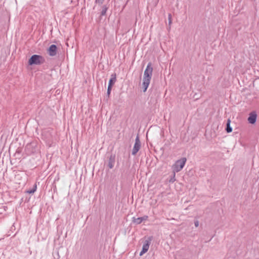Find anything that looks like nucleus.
<instances>
[{
	"label": "nucleus",
	"mask_w": 259,
	"mask_h": 259,
	"mask_svg": "<svg viewBox=\"0 0 259 259\" xmlns=\"http://www.w3.org/2000/svg\"><path fill=\"white\" fill-rule=\"evenodd\" d=\"M153 67L152 64L149 62L144 72L143 81V91L145 92L150 84V80L152 75Z\"/></svg>",
	"instance_id": "1"
},
{
	"label": "nucleus",
	"mask_w": 259,
	"mask_h": 259,
	"mask_svg": "<svg viewBox=\"0 0 259 259\" xmlns=\"http://www.w3.org/2000/svg\"><path fill=\"white\" fill-rule=\"evenodd\" d=\"M45 62L44 57L38 55H33L28 60V64L30 65H40Z\"/></svg>",
	"instance_id": "2"
},
{
	"label": "nucleus",
	"mask_w": 259,
	"mask_h": 259,
	"mask_svg": "<svg viewBox=\"0 0 259 259\" xmlns=\"http://www.w3.org/2000/svg\"><path fill=\"white\" fill-rule=\"evenodd\" d=\"M186 158H182V159L177 160L172 166L173 170L174 172V177L175 176V172H179L183 168L186 162Z\"/></svg>",
	"instance_id": "3"
},
{
	"label": "nucleus",
	"mask_w": 259,
	"mask_h": 259,
	"mask_svg": "<svg viewBox=\"0 0 259 259\" xmlns=\"http://www.w3.org/2000/svg\"><path fill=\"white\" fill-rule=\"evenodd\" d=\"M36 144L32 142L27 144L25 150L28 154H31L36 152Z\"/></svg>",
	"instance_id": "4"
},
{
	"label": "nucleus",
	"mask_w": 259,
	"mask_h": 259,
	"mask_svg": "<svg viewBox=\"0 0 259 259\" xmlns=\"http://www.w3.org/2000/svg\"><path fill=\"white\" fill-rule=\"evenodd\" d=\"M141 148V142L138 136H137L135 143L132 150V154L135 155L137 154V153L139 151Z\"/></svg>",
	"instance_id": "5"
},
{
	"label": "nucleus",
	"mask_w": 259,
	"mask_h": 259,
	"mask_svg": "<svg viewBox=\"0 0 259 259\" xmlns=\"http://www.w3.org/2000/svg\"><path fill=\"white\" fill-rule=\"evenodd\" d=\"M151 239L146 240L145 241L142 247V249L140 253V255L141 256L145 253H146L149 249Z\"/></svg>",
	"instance_id": "6"
},
{
	"label": "nucleus",
	"mask_w": 259,
	"mask_h": 259,
	"mask_svg": "<svg viewBox=\"0 0 259 259\" xmlns=\"http://www.w3.org/2000/svg\"><path fill=\"white\" fill-rule=\"evenodd\" d=\"M57 52V47L55 45H51L48 50V53L51 57L56 56Z\"/></svg>",
	"instance_id": "7"
},
{
	"label": "nucleus",
	"mask_w": 259,
	"mask_h": 259,
	"mask_svg": "<svg viewBox=\"0 0 259 259\" xmlns=\"http://www.w3.org/2000/svg\"><path fill=\"white\" fill-rule=\"evenodd\" d=\"M148 218V217L147 215H144L142 217L137 218H136L135 217L133 218V222L134 223L139 225L142 222L146 221Z\"/></svg>",
	"instance_id": "8"
},
{
	"label": "nucleus",
	"mask_w": 259,
	"mask_h": 259,
	"mask_svg": "<svg viewBox=\"0 0 259 259\" xmlns=\"http://www.w3.org/2000/svg\"><path fill=\"white\" fill-rule=\"evenodd\" d=\"M257 115L255 112H252L249 114L248 118V122L251 124H254L256 121Z\"/></svg>",
	"instance_id": "9"
},
{
	"label": "nucleus",
	"mask_w": 259,
	"mask_h": 259,
	"mask_svg": "<svg viewBox=\"0 0 259 259\" xmlns=\"http://www.w3.org/2000/svg\"><path fill=\"white\" fill-rule=\"evenodd\" d=\"M115 161V155L111 154L109 158L108 161V166L110 169H112L114 165Z\"/></svg>",
	"instance_id": "10"
},
{
	"label": "nucleus",
	"mask_w": 259,
	"mask_h": 259,
	"mask_svg": "<svg viewBox=\"0 0 259 259\" xmlns=\"http://www.w3.org/2000/svg\"><path fill=\"white\" fill-rule=\"evenodd\" d=\"M116 80V74H112L111 75V78L109 81L108 87L112 88L113 84L115 82Z\"/></svg>",
	"instance_id": "11"
},
{
	"label": "nucleus",
	"mask_w": 259,
	"mask_h": 259,
	"mask_svg": "<svg viewBox=\"0 0 259 259\" xmlns=\"http://www.w3.org/2000/svg\"><path fill=\"white\" fill-rule=\"evenodd\" d=\"M109 7L107 5H103L102 7V11L101 12V16H105L106 14L107 11Z\"/></svg>",
	"instance_id": "12"
},
{
	"label": "nucleus",
	"mask_w": 259,
	"mask_h": 259,
	"mask_svg": "<svg viewBox=\"0 0 259 259\" xmlns=\"http://www.w3.org/2000/svg\"><path fill=\"white\" fill-rule=\"evenodd\" d=\"M230 122H231L230 120L228 119L227 120V127L226 128V132L228 133H231L232 131V128L230 126Z\"/></svg>",
	"instance_id": "13"
},
{
	"label": "nucleus",
	"mask_w": 259,
	"mask_h": 259,
	"mask_svg": "<svg viewBox=\"0 0 259 259\" xmlns=\"http://www.w3.org/2000/svg\"><path fill=\"white\" fill-rule=\"evenodd\" d=\"M36 189H37V185H36V184H34V185H33V188H31V189L28 190L27 191V193L28 194H33L36 191Z\"/></svg>",
	"instance_id": "14"
},
{
	"label": "nucleus",
	"mask_w": 259,
	"mask_h": 259,
	"mask_svg": "<svg viewBox=\"0 0 259 259\" xmlns=\"http://www.w3.org/2000/svg\"><path fill=\"white\" fill-rule=\"evenodd\" d=\"M168 27H167V29H170V25L172 23V15L170 13H169L168 15Z\"/></svg>",
	"instance_id": "15"
},
{
	"label": "nucleus",
	"mask_w": 259,
	"mask_h": 259,
	"mask_svg": "<svg viewBox=\"0 0 259 259\" xmlns=\"http://www.w3.org/2000/svg\"><path fill=\"white\" fill-rule=\"evenodd\" d=\"M104 0H96L95 3L96 4L101 5L104 2Z\"/></svg>",
	"instance_id": "16"
},
{
	"label": "nucleus",
	"mask_w": 259,
	"mask_h": 259,
	"mask_svg": "<svg viewBox=\"0 0 259 259\" xmlns=\"http://www.w3.org/2000/svg\"><path fill=\"white\" fill-rule=\"evenodd\" d=\"M111 89H112V88H111V87H108L107 95V96H108V97L109 96V95H110V94Z\"/></svg>",
	"instance_id": "17"
},
{
	"label": "nucleus",
	"mask_w": 259,
	"mask_h": 259,
	"mask_svg": "<svg viewBox=\"0 0 259 259\" xmlns=\"http://www.w3.org/2000/svg\"><path fill=\"white\" fill-rule=\"evenodd\" d=\"M199 223L198 220H196L194 221V225L196 227H198L199 226Z\"/></svg>",
	"instance_id": "18"
},
{
	"label": "nucleus",
	"mask_w": 259,
	"mask_h": 259,
	"mask_svg": "<svg viewBox=\"0 0 259 259\" xmlns=\"http://www.w3.org/2000/svg\"><path fill=\"white\" fill-rule=\"evenodd\" d=\"M175 179L173 180V179H171V180L170 181V182H174L175 181Z\"/></svg>",
	"instance_id": "19"
},
{
	"label": "nucleus",
	"mask_w": 259,
	"mask_h": 259,
	"mask_svg": "<svg viewBox=\"0 0 259 259\" xmlns=\"http://www.w3.org/2000/svg\"><path fill=\"white\" fill-rule=\"evenodd\" d=\"M175 179L173 180V179H171V180L170 181V182H174L175 181Z\"/></svg>",
	"instance_id": "20"
}]
</instances>
